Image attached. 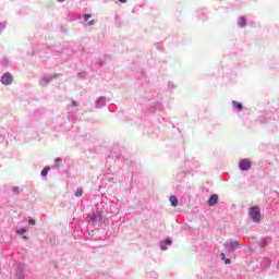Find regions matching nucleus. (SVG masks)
<instances>
[{
	"instance_id": "f257e3e1",
	"label": "nucleus",
	"mask_w": 279,
	"mask_h": 279,
	"mask_svg": "<svg viewBox=\"0 0 279 279\" xmlns=\"http://www.w3.org/2000/svg\"><path fill=\"white\" fill-rule=\"evenodd\" d=\"M89 217V223L93 228H101L102 223H106L107 219L106 216L100 211L96 210Z\"/></svg>"
},
{
	"instance_id": "f03ea898",
	"label": "nucleus",
	"mask_w": 279,
	"mask_h": 279,
	"mask_svg": "<svg viewBox=\"0 0 279 279\" xmlns=\"http://www.w3.org/2000/svg\"><path fill=\"white\" fill-rule=\"evenodd\" d=\"M223 247L227 252H229L230 254L236 252L238 247H241V242L239 240L232 241L229 240L223 244Z\"/></svg>"
},
{
	"instance_id": "7ed1b4c3",
	"label": "nucleus",
	"mask_w": 279,
	"mask_h": 279,
	"mask_svg": "<svg viewBox=\"0 0 279 279\" xmlns=\"http://www.w3.org/2000/svg\"><path fill=\"white\" fill-rule=\"evenodd\" d=\"M248 215L253 223H260V208L251 207Z\"/></svg>"
},
{
	"instance_id": "20e7f679",
	"label": "nucleus",
	"mask_w": 279,
	"mask_h": 279,
	"mask_svg": "<svg viewBox=\"0 0 279 279\" xmlns=\"http://www.w3.org/2000/svg\"><path fill=\"white\" fill-rule=\"evenodd\" d=\"M1 84H3L4 86H10V84H12V82H14V76H12L11 73L7 72L5 74H3L1 76L0 80Z\"/></svg>"
},
{
	"instance_id": "39448f33",
	"label": "nucleus",
	"mask_w": 279,
	"mask_h": 279,
	"mask_svg": "<svg viewBox=\"0 0 279 279\" xmlns=\"http://www.w3.org/2000/svg\"><path fill=\"white\" fill-rule=\"evenodd\" d=\"M241 171H250L252 169V161L250 159H242L239 163Z\"/></svg>"
},
{
	"instance_id": "423d86ee",
	"label": "nucleus",
	"mask_w": 279,
	"mask_h": 279,
	"mask_svg": "<svg viewBox=\"0 0 279 279\" xmlns=\"http://www.w3.org/2000/svg\"><path fill=\"white\" fill-rule=\"evenodd\" d=\"M56 77H58V74H54V75H44L39 80V85L40 86H48V84L51 83V80H56Z\"/></svg>"
},
{
	"instance_id": "0eeeda50",
	"label": "nucleus",
	"mask_w": 279,
	"mask_h": 279,
	"mask_svg": "<svg viewBox=\"0 0 279 279\" xmlns=\"http://www.w3.org/2000/svg\"><path fill=\"white\" fill-rule=\"evenodd\" d=\"M15 278L25 279V265L19 264L15 269Z\"/></svg>"
},
{
	"instance_id": "6e6552de",
	"label": "nucleus",
	"mask_w": 279,
	"mask_h": 279,
	"mask_svg": "<svg viewBox=\"0 0 279 279\" xmlns=\"http://www.w3.org/2000/svg\"><path fill=\"white\" fill-rule=\"evenodd\" d=\"M95 108L97 110H100L101 108H106V97L100 96V97L96 98Z\"/></svg>"
},
{
	"instance_id": "1a4fd4ad",
	"label": "nucleus",
	"mask_w": 279,
	"mask_h": 279,
	"mask_svg": "<svg viewBox=\"0 0 279 279\" xmlns=\"http://www.w3.org/2000/svg\"><path fill=\"white\" fill-rule=\"evenodd\" d=\"M207 204L209 206H217V204H219V195L217 194H213L209 199L207 201Z\"/></svg>"
},
{
	"instance_id": "9d476101",
	"label": "nucleus",
	"mask_w": 279,
	"mask_h": 279,
	"mask_svg": "<svg viewBox=\"0 0 279 279\" xmlns=\"http://www.w3.org/2000/svg\"><path fill=\"white\" fill-rule=\"evenodd\" d=\"M270 243H271V238H262L257 242V245H259V247H267V245H269Z\"/></svg>"
},
{
	"instance_id": "9b49d317",
	"label": "nucleus",
	"mask_w": 279,
	"mask_h": 279,
	"mask_svg": "<svg viewBox=\"0 0 279 279\" xmlns=\"http://www.w3.org/2000/svg\"><path fill=\"white\" fill-rule=\"evenodd\" d=\"M173 241H171V239H166L163 241L160 242V250L162 252H167L168 247L167 245H172Z\"/></svg>"
},
{
	"instance_id": "f8f14e48",
	"label": "nucleus",
	"mask_w": 279,
	"mask_h": 279,
	"mask_svg": "<svg viewBox=\"0 0 279 279\" xmlns=\"http://www.w3.org/2000/svg\"><path fill=\"white\" fill-rule=\"evenodd\" d=\"M246 23H247V20L245 19V16L240 17L238 21L239 27H245Z\"/></svg>"
},
{
	"instance_id": "ddd939ff",
	"label": "nucleus",
	"mask_w": 279,
	"mask_h": 279,
	"mask_svg": "<svg viewBox=\"0 0 279 279\" xmlns=\"http://www.w3.org/2000/svg\"><path fill=\"white\" fill-rule=\"evenodd\" d=\"M170 204L173 206V208L178 207V197L170 196Z\"/></svg>"
},
{
	"instance_id": "4468645a",
	"label": "nucleus",
	"mask_w": 279,
	"mask_h": 279,
	"mask_svg": "<svg viewBox=\"0 0 279 279\" xmlns=\"http://www.w3.org/2000/svg\"><path fill=\"white\" fill-rule=\"evenodd\" d=\"M232 106H233V108H236L238 110H243V105L239 101L233 100Z\"/></svg>"
},
{
	"instance_id": "2eb2a0df",
	"label": "nucleus",
	"mask_w": 279,
	"mask_h": 279,
	"mask_svg": "<svg viewBox=\"0 0 279 279\" xmlns=\"http://www.w3.org/2000/svg\"><path fill=\"white\" fill-rule=\"evenodd\" d=\"M84 195V190L82 187H78L75 192V197H82Z\"/></svg>"
},
{
	"instance_id": "dca6fc26",
	"label": "nucleus",
	"mask_w": 279,
	"mask_h": 279,
	"mask_svg": "<svg viewBox=\"0 0 279 279\" xmlns=\"http://www.w3.org/2000/svg\"><path fill=\"white\" fill-rule=\"evenodd\" d=\"M51 168L46 167L44 170H41V178H47V173H49Z\"/></svg>"
},
{
	"instance_id": "f3484780",
	"label": "nucleus",
	"mask_w": 279,
	"mask_h": 279,
	"mask_svg": "<svg viewBox=\"0 0 279 279\" xmlns=\"http://www.w3.org/2000/svg\"><path fill=\"white\" fill-rule=\"evenodd\" d=\"M15 232H16V234H19L20 236H23V234H25V233L27 232V229L22 228V229L16 230Z\"/></svg>"
},
{
	"instance_id": "a211bd4d",
	"label": "nucleus",
	"mask_w": 279,
	"mask_h": 279,
	"mask_svg": "<svg viewBox=\"0 0 279 279\" xmlns=\"http://www.w3.org/2000/svg\"><path fill=\"white\" fill-rule=\"evenodd\" d=\"M76 77H78V80H84V77H86V72H78Z\"/></svg>"
},
{
	"instance_id": "6ab92c4d",
	"label": "nucleus",
	"mask_w": 279,
	"mask_h": 279,
	"mask_svg": "<svg viewBox=\"0 0 279 279\" xmlns=\"http://www.w3.org/2000/svg\"><path fill=\"white\" fill-rule=\"evenodd\" d=\"M60 162H62V158L58 157L54 159V167L58 168L60 167Z\"/></svg>"
},
{
	"instance_id": "aec40b11",
	"label": "nucleus",
	"mask_w": 279,
	"mask_h": 279,
	"mask_svg": "<svg viewBox=\"0 0 279 279\" xmlns=\"http://www.w3.org/2000/svg\"><path fill=\"white\" fill-rule=\"evenodd\" d=\"M28 225L29 226H36V220H34V218H29L28 219Z\"/></svg>"
},
{
	"instance_id": "412c9836",
	"label": "nucleus",
	"mask_w": 279,
	"mask_h": 279,
	"mask_svg": "<svg viewBox=\"0 0 279 279\" xmlns=\"http://www.w3.org/2000/svg\"><path fill=\"white\" fill-rule=\"evenodd\" d=\"M5 29V23L1 22L0 23V34Z\"/></svg>"
},
{
	"instance_id": "4be33fe9",
	"label": "nucleus",
	"mask_w": 279,
	"mask_h": 279,
	"mask_svg": "<svg viewBox=\"0 0 279 279\" xmlns=\"http://www.w3.org/2000/svg\"><path fill=\"white\" fill-rule=\"evenodd\" d=\"M13 193H15V195H19V193H21V190L19 187H13Z\"/></svg>"
},
{
	"instance_id": "5701e85b",
	"label": "nucleus",
	"mask_w": 279,
	"mask_h": 279,
	"mask_svg": "<svg viewBox=\"0 0 279 279\" xmlns=\"http://www.w3.org/2000/svg\"><path fill=\"white\" fill-rule=\"evenodd\" d=\"M93 15H90V14H84L83 15V19L85 20V21H88V19H90Z\"/></svg>"
},
{
	"instance_id": "b1692460",
	"label": "nucleus",
	"mask_w": 279,
	"mask_h": 279,
	"mask_svg": "<svg viewBox=\"0 0 279 279\" xmlns=\"http://www.w3.org/2000/svg\"><path fill=\"white\" fill-rule=\"evenodd\" d=\"M168 88L171 90V89L175 88V85H173V83H168Z\"/></svg>"
},
{
	"instance_id": "393cba45",
	"label": "nucleus",
	"mask_w": 279,
	"mask_h": 279,
	"mask_svg": "<svg viewBox=\"0 0 279 279\" xmlns=\"http://www.w3.org/2000/svg\"><path fill=\"white\" fill-rule=\"evenodd\" d=\"M71 106H72L73 108H77L80 105L77 104V101L73 100Z\"/></svg>"
},
{
	"instance_id": "a878e982",
	"label": "nucleus",
	"mask_w": 279,
	"mask_h": 279,
	"mask_svg": "<svg viewBox=\"0 0 279 279\" xmlns=\"http://www.w3.org/2000/svg\"><path fill=\"white\" fill-rule=\"evenodd\" d=\"M220 258H221V260H226L227 258H226V253H221L220 254Z\"/></svg>"
},
{
	"instance_id": "bb28decb",
	"label": "nucleus",
	"mask_w": 279,
	"mask_h": 279,
	"mask_svg": "<svg viewBox=\"0 0 279 279\" xmlns=\"http://www.w3.org/2000/svg\"><path fill=\"white\" fill-rule=\"evenodd\" d=\"M231 263H232V260L230 258L225 259L226 265H230Z\"/></svg>"
},
{
	"instance_id": "cd10ccee",
	"label": "nucleus",
	"mask_w": 279,
	"mask_h": 279,
	"mask_svg": "<svg viewBox=\"0 0 279 279\" xmlns=\"http://www.w3.org/2000/svg\"><path fill=\"white\" fill-rule=\"evenodd\" d=\"M88 25H95V20L89 21Z\"/></svg>"
},
{
	"instance_id": "c85d7f7f",
	"label": "nucleus",
	"mask_w": 279,
	"mask_h": 279,
	"mask_svg": "<svg viewBox=\"0 0 279 279\" xmlns=\"http://www.w3.org/2000/svg\"><path fill=\"white\" fill-rule=\"evenodd\" d=\"M96 64H99V65H101V64H104V61H101V60H98V61L96 62Z\"/></svg>"
},
{
	"instance_id": "c756f323",
	"label": "nucleus",
	"mask_w": 279,
	"mask_h": 279,
	"mask_svg": "<svg viewBox=\"0 0 279 279\" xmlns=\"http://www.w3.org/2000/svg\"><path fill=\"white\" fill-rule=\"evenodd\" d=\"M120 3H128V0H119Z\"/></svg>"
},
{
	"instance_id": "7c9ffc66",
	"label": "nucleus",
	"mask_w": 279,
	"mask_h": 279,
	"mask_svg": "<svg viewBox=\"0 0 279 279\" xmlns=\"http://www.w3.org/2000/svg\"><path fill=\"white\" fill-rule=\"evenodd\" d=\"M59 3H64L65 0H57Z\"/></svg>"
},
{
	"instance_id": "2f4dec72",
	"label": "nucleus",
	"mask_w": 279,
	"mask_h": 279,
	"mask_svg": "<svg viewBox=\"0 0 279 279\" xmlns=\"http://www.w3.org/2000/svg\"><path fill=\"white\" fill-rule=\"evenodd\" d=\"M23 239H27V236H23Z\"/></svg>"
}]
</instances>
